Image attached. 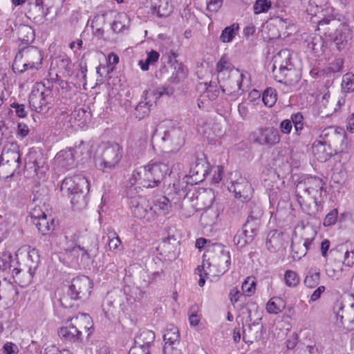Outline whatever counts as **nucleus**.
Listing matches in <instances>:
<instances>
[{
    "label": "nucleus",
    "instance_id": "nucleus-18",
    "mask_svg": "<svg viewBox=\"0 0 354 354\" xmlns=\"http://www.w3.org/2000/svg\"><path fill=\"white\" fill-rule=\"evenodd\" d=\"M353 37V32L348 25L341 24L331 36V40L338 51L348 49Z\"/></svg>",
    "mask_w": 354,
    "mask_h": 354
},
{
    "label": "nucleus",
    "instance_id": "nucleus-48",
    "mask_svg": "<svg viewBox=\"0 0 354 354\" xmlns=\"http://www.w3.org/2000/svg\"><path fill=\"white\" fill-rule=\"evenodd\" d=\"M187 75V69L185 67L181 64L176 62V64L174 66V71L172 73V75L170 77V80L174 83H177L180 81V80L185 77Z\"/></svg>",
    "mask_w": 354,
    "mask_h": 354
},
{
    "label": "nucleus",
    "instance_id": "nucleus-5",
    "mask_svg": "<svg viewBox=\"0 0 354 354\" xmlns=\"http://www.w3.org/2000/svg\"><path fill=\"white\" fill-rule=\"evenodd\" d=\"M133 190L132 189L129 192L130 194L127 193L128 196L131 198L129 204L133 216L144 222L154 221L158 214L157 205L149 202L144 196H138L133 197L131 194Z\"/></svg>",
    "mask_w": 354,
    "mask_h": 354
},
{
    "label": "nucleus",
    "instance_id": "nucleus-11",
    "mask_svg": "<svg viewBox=\"0 0 354 354\" xmlns=\"http://www.w3.org/2000/svg\"><path fill=\"white\" fill-rule=\"evenodd\" d=\"M186 131L183 127H174L165 131L162 138V148L166 152L178 151L185 142Z\"/></svg>",
    "mask_w": 354,
    "mask_h": 354
},
{
    "label": "nucleus",
    "instance_id": "nucleus-13",
    "mask_svg": "<svg viewBox=\"0 0 354 354\" xmlns=\"http://www.w3.org/2000/svg\"><path fill=\"white\" fill-rule=\"evenodd\" d=\"M25 167L27 170H32L39 178H42L48 170L46 158L40 150L34 148L30 149L27 155Z\"/></svg>",
    "mask_w": 354,
    "mask_h": 354
},
{
    "label": "nucleus",
    "instance_id": "nucleus-50",
    "mask_svg": "<svg viewBox=\"0 0 354 354\" xmlns=\"http://www.w3.org/2000/svg\"><path fill=\"white\" fill-rule=\"evenodd\" d=\"M271 7L270 0H257L254 4L253 9L255 15L266 12Z\"/></svg>",
    "mask_w": 354,
    "mask_h": 354
},
{
    "label": "nucleus",
    "instance_id": "nucleus-42",
    "mask_svg": "<svg viewBox=\"0 0 354 354\" xmlns=\"http://www.w3.org/2000/svg\"><path fill=\"white\" fill-rule=\"evenodd\" d=\"M17 263L18 262H16L12 259V257L10 254H5L0 257V270H8L12 274V270L14 268H17L15 264Z\"/></svg>",
    "mask_w": 354,
    "mask_h": 354
},
{
    "label": "nucleus",
    "instance_id": "nucleus-61",
    "mask_svg": "<svg viewBox=\"0 0 354 354\" xmlns=\"http://www.w3.org/2000/svg\"><path fill=\"white\" fill-rule=\"evenodd\" d=\"M279 129L282 133L289 134L291 130L292 129V124L291 119H286L282 120L279 124Z\"/></svg>",
    "mask_w": 354,
    "mask_h": 354
},
{
    "label": "nucleus",
    "instance_id": "nucleus-10",
    "mask_svg": "<svg viewBox=\"0 0 354 354\" xmlns=\"http://www.w3.org/2000/svg\"><path fill=\"white\" fill-rule=\"evenodd\" d=\"M272 73L276 81L288 86H295L301 80V75L294 66H282L278 58L272 66Z\"/></svg>",
    "mask_w": 354,
    "mask_h": 354
},
{
    "label": "nucleus",
    "instance_id": "nucleus-30",
    "mask_svg": "<svg viewBox=\"0 0 354 354\" xmlns=\"http://www.w3.org/2000/svg\"><path fill=\"white\" fill-rule=\"evenodd\" d=\"M311 241V240L306 239L304 243H301V241L297 243L292 242L291 249L293 259H300L302 257H304L309 249Z\"/></svg>",
    "mask_w": 354,
    "mask_h": 354
},
{
    "label": "nucleus",
    "instance_id": "nucleus-32",
    "mask_svg": "<svg viewBox=\"0 0 354 354\" xmlns=\"http://www.w3.org/2000/svg\"><path fill=\"white\" fill-rule=\"evenodd\" d=\"M218 217V213L216 209L208 208L201 214L200 222L204 227L212 226L216 223Z\"/></svg>",
    "mask_w": 354,
    "mask_h": 354
},
{
    "label": "nucleus",
    "instance_id": "nucleus-40",
    "mask_svg": "<svg viewBox=\"0 0 354 354\" xmlns=\"http://www.w3.org/2000/svg\"><path fill=\"white\" fill-rule=\"evenodd\" d=\"M295 354H319L316 343L311 342L310 344L303 343L297 346Z\"/></svg>",
    "mask_w": 354,
    "mask_h": 354
},
{
    "label": "nucleus",
    "instance_id": "nucleus-29",
    "mask_svg": "<svg viewBox=\"0 0 354 354\" xmlns=\"http://www.w3.org/2000/svg\"><path fill=\"white\" fill-rule=\"evenodd\" d=\"M18 38L21 41V46L31 44L35 39L34 30L28 25H20L17 30Z\"/></svg>",
    "mask_w": 354,
    "mask_h": 354
},
{
    "label": "nucleus",
    "instance_id": "nucleus-34",
    "mask_svg": "<svg viewBox=\"0 0 354 354\" xmlns=\"http://www.w3.org/2000/svg\"><path fill=\"white\" fill-rule=\"evenodd\" d=\"M146 100L145 98V100H141L134 109L133 115L139 120L148 116L151 112L153 104Z\"/></svg>",
    "mask_w": 354,
    "mask_h": 354
},
{
    "label": "nucleus",
    "instance_id": "nucleus-59",
    "mask_svg": "<svg viewBox=\"0 0 354 354\" xmlns=\"http://www.w3.org/2000/svg\"><path fill=\"white\" fill-rule=\"evenodd\" d=\"M2 351L4 354H18L19 350L17 344L8 342L3 346Z\"/></svg>",
    "mask_w": 354,
    "mask_h": 354
},
{
    "label": "nucleus",
    "instance_id": "nucleus-58",
    "mask_svg": "<svg viewBox=\"0 0 354 354\" xmlns=\"http://www.w3.org/2000/svg\"><path fill=\"white\" fill-rule=\"evenodd\" d=\"M338 212L336 209H333L327 214L324 220V225L325 226H330L334 225L337 219Z\"/></svg>",
    "mask_w": 354,
    "mask_h": 354
},
{
    "label": "nucleus",
    "instance_id": "nucleus-51",
    "mask_svg": "<svg viewBox=\"0 0 354 354\" xmlns=\"http://www.w3.org/2000/svg\"><path fill=\"white\" fill-rule=\"evenodd\" d=\"M218 81H210L208 86L206 88L207 97L210 100H214L218 97L220 93V91L218 87Z\"/></svg>",
    "mask_w": 354,
    "mask_h": 354
},
{
    "label": "nucleus",
    "instance_id": "nucleus-27",
    "mask_svg": "<svg viewBox=\"0 0 354 354\" xmlns=\"http://www.w3.org/2000/svg\"><path fill=\"white\" fill-rule=\"evenodd\" d=\"M337 321L344 328L349 330L354 329V303L349 308L345 309L341 306L336 313Z\"/></svg>",
    "mask_w": 354,
    "mask_h": 354
},
{
    "label": "nucleus",
    "instance_id": "nucleus-38",
    "mask_svg": "<svg viewBox=\"0 0 354 354\" xmlns=\"http://www.w3.org/2000/svg\"><path fill=\"white\" fill-rule=\"evenodd\" d=\"M43 216L33 220L32 223L36 225L37 230L42 234H46L51 230V225L54 223L52 218H47L46 214H42Z\"/></svg>",
    "mask_w": 354,
    "mask_h": 354
},
{
    "label": "nucleus",
    "instance_id": "nucleus-55",
    "mask_svg": "<svg viewBox=\"0 0 354 354\" xmlns=\"http://www.w3.org/2000/svg\"><path fill=\"white\" fill-rule=\"evenodd\" d=\"M174 92V89L171 86H161L158 87L156 89L152 91L153 95L155 96L156 99H159L163 95L170 96Z\"/></svg>",
    "mask_w": 354,
    "mask_h": 354
},
{
    "label": "nucleus",
    "instance_id": "nucleus-16",
    "mask_svg": "<svg viewBox=\"0 0 354 354\" xmlns=\"http://www.w3.org/2000/svg\"><path fill=\"white\" fill-rule=\"evenodd\" d=\"M250 138L260 145H274L281 138L278 130L272 127L259 128L251 133Z\"/></svg>",
    "mask_w": 354,
    "mask_h": 354
},
{
    "label": "nucleus",
    "instance_id": "nucleus-37",
    "mask_svg": "<svg viewBox=\"0 0 354 354\" xmlns=\"http://www.w3.org/2000/svg\"><path fill=\"white\" fill-rule=\"evenodd\" d=\"M239 30V24H233L229 26L225 27L221 32L219 37L220 41L223 43L231 42L235 37Z\"/></svg>",
    "mask_w": 354,
    "mask_h": 354
},
{
    "label": "nucleus",
    "instance_id": "nucleus-17",
    "mask_svg": "<svg viewBox=\"0 0 354 354\" xmlns=\"http://www.w3.org/2000/svg\"><path fill=\"white\" fill-rule=\"evenodd\" d=\"M155 333L148 329H142L137 333L134 338V346L130 351L129 354H136V350L140 348L141 354H152L150 348L155 340Z\"/></svg>",
    "mask_w": 354,
    "mask_h": 354
},
{
    "label": "nucleus",
    "instance_id": "nucleus-36",
    "mask_svg": "<svg viewBox=\"0 0 354 354\" xmlns=\"http://www.w3.org/2000/svg\"><path fill=\"white\" fill-rule=\"evenodd\" d=\"M286 308L285 301L278 297L272 298L266 305V310L270 314H278Z\"/></svg>",
    "mask_w": 354,
    "mask_h": 354
},
{
    "label": "nucleus",
    "instance_id": "nucleus-7",
    "mask_svg": "<svg viewBox=\"0 0 354 354\" xmlns=\"http://www.w3.org/2000/svg\"><path fill=\"white\" fill-rule=\"evenodd\" d=\"M208 252H212L214 254L209 257V266H213L216 268L217 274H225L230 268L231 256L230 252L226 248L218 243L209 245Z\"/></svg>",
    "mask_w": 354,
    "mask_h": 354
},
{
    "label": "nucleus",
    "instance_id": "nucleus-21",
    "mask_svg": "<svg viewBox=\"0 0 354 354\" xmlns=\"http://www.w3.org/2000/svg\"><path fill=\"white\" fill-rule=\"evenodd\" d=\"M19 53L26 61L28 64L35 69H38V66L41 64L43 55L38 48L33 46H19Z\"/></svg>",
    "mask_w": 354,
    "mask_h": 354
},
{
    "label": "nucleus",
    "instance_id": "nucleus-60",
    "mask_svg": "<svg viewBox=\"0 0 354 354\" xmlns=\"http://www.w3.org/2000/svg\"><path fill=\"white\" fill-rule=\"evenodd\" d=\"M53 85L51 82L49 80L44 81L42 82H39L35 84L33 87L36 89H39L41 92H46L47 91L50 93V95H53Z\"/></svg>",
    "mask_w": 354,
    "mask_h": 354
},
{
    "label": "nucleus",
    "instance_id": "nucleus-22",
    "mask_svg": "<svg viewBox=\"0 0 354 354\" xmlns=\"http://www.w3.org/2000/svg\"><path fill=\"white\" fill-rule=\"evenodd\" d=\"M0 161L21 165L19 147L16 142H9L3 146L0 156Z\"/></svg>",
    "mask_w": 354,
    "mask_h": 354
},
{
    "label": "nucleus",
    "instance_id": "nucleus-4",
    "mask_svg": "<svg viewBox=\"0 0 354 354\" xmlns=\"http://www.w3.org/2000/svg\"><path fill=\"white\" fill-rule=\"evenodd\" d=\"M61 190L69 195L71 203L74 209H84L88 203V182L82 176L66 177L62 181Z\"/></svg>",
    "mask_w": 354,
    "mask_h": 354
},
{
    "label": "nucleus",
    "instance_id": "nucleus-47",
    "mask_svg": "<svg viewBox=\"0 0 354 354\" xmlns=\"http://www.w3.org/2000/svg\"><path fill=\"white\" fill-rule=\"evenodd\" d=\"M342 91L344 93H352L354 91V74L348 73L343 75Z\"/></svg>",
    "mask_w": 354,
    "mask_h": 354
},
{
    "label": "nucleus",
    "instance_id": "nucleus-44",
    "mask_svg": "<svg viewBox=\"0 0 354 354\" xmlns=\"http://www.w3.org/2000/svg\"><path fill=\"white\" fill-rule=\"evenodd\" d=\"M319 279L320 272L317 270H310L305 278L304 283L306 287L313 288L319 284Z\"/></svg>",
    "mask_w": 354,
    "mask_h": 354
},
{
    "label": "nucleus",
    "instance_id": "nucleus-25",
    "mask_svg": "<svg viewBox=\"0 0 354 354\" xmlns=\"http://www.w3.org/2000/svg\"><path fill=\"white\" fill-rule=\"evenodd\" d=\"M312 149L313 155L321 162H326L333 155L336 154L335 150H333L323 140L315 141Z\"/></svg>",
    "mask_w": 354,
    "mask_h": 354
},
{
    "label": "nucleus",
    "instance_id": "nucleus-19",
    "mask_svg": "<svg viewBox=\"0 0 354 354\" xmlns=\"http://www.w3.org/2000/svg\"><path fill=\"white\" fill-rule=\"evenodd\" d=\"M43 0H35V2L29 3L26 11V16L30 20L37 25L44 24L46 21V17L48 13V8L46 10L43 7Z\"/></svg>",
    "mask_w": 354,
    "mask_h": 354
},
{
    "label": "nucleus",
    "instance_id": "nucleus-8",
    "mask_svg": "<svg viewBox=\"0 0 354 354\" xmlns=\"http://www.w3.org/2000/svg\"><path fill=\"white\" fill-rule=\"evenodd\" d=\"M244 75L239 69H233L227 77L217 80L219 88L223 93L231 96L232 100H236L242 94L241 85Z\"/></svg>",
    "mask_w": 354,
    "mask_h": 354
},
{
    "label": "nucleus",
    "instance_id": "nucleus-20",
    "mask_svg": "<svg viewBox=\"0 0 354 354\" xmlns=\"http://www.w3.org/2000/svg\"><path fill=\"white\" fill-rule=\"evenodd\" d=\"M229 190L234 192L236 198L243 203L250 199L253 192L251 185L245 178H240L234 182L229 187Z\"/></svg>",
    "mask_w": 354,
    "mask_h": 354
},
{
    "label": "nucleus",
    "instance_id": "nucleus-46",
    "mask_svg": "<svg viewBox=\"0 0 354 354\" xmlns=\"http://www.w3.org/2000/svg\"><path fill=\"white\" fill-rule=\"evenodd\" d=\"M253 239L247 234V233L242 229L241 231H238L233 239V241L235 245L240 248L245 246V245L250 243Z\"/></svg>",
    "mask_w": 354,
    "mask_h": 354
},
{
    "label": "nucleus",
    "instance_id": "nucleus-15",
    "mask_svg": "<svg viewBox=\"0 0 354 354\" xmlns=\"http://www.w3.org/2000/svg\"><path fill=\"white\" fill-rule=\"evenodd\" d=\"M53 96L50 91L41 92L33 88L28 98L30 107L37 113H46L50 109Z\"/></svg>",
    "mask_w": 354,
    "mask_h": 354
},
{
    "label": "nucleus",
    "instance_id": "nucleus-52",
    "mask_svg": "<svg viewBox=\"0 0 354 354\" xmlns=\"http://www.w3.org/2000/svg\"><path fill=\"white\" fill-rule=\"evenodd\" d=\"M256 286V279L253 277H248L242 284V290L247 292L248 295L254 293Z\"/></svg>",
    "mask_w": 354,
    "mask_h": 354
},
{
    "label": "nucleus",
    "instance_id": "nucleus-28",
    "mask_svg": "<svg viewBox=\"0 0 354 354\" xmlns=\"http://www.w3.org/2000/svg\"><path fill=\"white\" fill-rule=\"evenodd\" d=\"M207 162L203 159H198L194 167L190 168L189 174L190 178H192V182L197 184L203 181L205 176L207 174Z\"/></svg>",
    "mask_w": 354,
    "mask_h": 354
},
{
    "label": "nucleus",
    "instance_id": "nucleus-62",
    "mask_svg": "<svg viewBox=\"0 0 354 354\" xmlns=\"http://www.w3.org/2000/svg\"><path fill=\"white\" fill-rule=\"evenodd\" d=\"M344 66V59L342 58L335 59L330 63L329 69L333 73L339 72Z\"/></svg>",
    "mask_w": 354,
    "mask_h": 354
},
{
    "label": "nucleus",
    "instance_id": "nucleus-43",
    "mask_svg": "<svg viewBox=\"0 0 354 354\" xmlns=\"http://www.w3.org/2000/svg\"><path fill=\"white\" fill-rule=\"evenodd\" d=\"M262 101L266 106L272 107L277 102L276 90L271 87L267 88L263 93Z\"/></svg>",
    "mask_w": 354,
    "mask_h": 354
},
{
    "label": "nucleus",
    "instance_id": "nucleus-3",
    "mask_svg": "<svg viewBox=\"0 0 354 354\" xmlns=\"http://www.w3.org/2000/svg\"><path fill=\"white\" fill-rule=\"evenodd\" d=\"M63 295L59 301L64 308L73 306V301H84L86 299L93 288V282L89 277L82 275L73 278L68 284L63 288Z\"/></svg>",
    "mask_w": 354,
    "mask_h": 354
},
{
    "label": "nucleus",
    "instance_id": "nucleus-56",
    "mask_svg": "<svg viewBox=\"0 0 354 354\" xmlns=\"http://www.w3.org/2000/svg\"><path fill=\"white\" fill-rule=\"evenodd\" d=\"M24 59L17 53L12 65V69L15 74H22V68H24Z\"/></svg>",
    "mask_w": 354,
    "mask_h": 354
},
{
    "label": "nucleus",
    "instance_id": "nucleus-33",
    "mask_svg": "<svg viewBox=\"0 0 354 354\" xmlns=\"http://www.w3.org/2000/svg\"><path fill=\"white\" fill-rule=\"evenodd\" d=\"M20 166L0 161V178L8 179L13 177L15 174H19Z\"/></svg>",
    "mask_w": 354,
    "mask_h": 354
},
{
    "label": "nucleus",
    "instance_id": "nucleus-45",
    "mask_svg": "<svg viewBox=\"0 0 354 354\" xmlns=\"http://www.w3.org/2000/svg\"><path fill=\"white\" fill-rule=\"evenodd\" d=\"M153 12L157 13L159 17H167L172 12V6L169 5L167 1H160L158 6L153 8Z\"/></svg>",
    "mask_w": 354,
    "mask_h": 354
},
{
    "label": "nucleus",
    "instance_id": "nucleus-26",
    "mask_svg": "<svg viewBox=\"0 0 354 354\" xmlns=\"http://www.w3.org/2000/svg\"><path fill=\"white\" fill-rule=\"evenodd\" d=\"M58 335L66 343H76L82 341V332L72 323L68 326L61 327L58 330Z\"/></svg>",
    "mask_w": 354,
    "mask_h": 354
},
{
    "label": "nucleus",
    "instance_id": "nucleus-39",
    "mask_svg": "<svg viewBox=\"0 0 354 354\" xmlns=\"http://www.w3.org/2000/svg\"><path fill=\"white\" fill-rule=\"evenodd\" d=\"M260 225V220L248 217L243 226V230L252 239L257 234V230Z\"/></svg>",
    "mask_w": 354,
    "mask_h": 354
},
{
    "label": "nucleus",
    "instance_id": "nucleus-23",
    "mask_svg": "<svg viewBox=\"0 0 354 354\" xmlns=\"http://www.w3.org/2000/svg\"><path fill=\"white\" fill-rule=\"evenodd\" d=\"M288 239L289 235L287 233L274 230L268 233L266 245L269 250H279L286 246Z\"/></svg>",
    "mask_w": 354,
    "mask_h": 354
},
{
    "label": "nucleus",
    "instance_id": "nucleus-2",
    "mask_svg": "<svg viewBox=\"0 0 354 354\" xmlns=\"http://www.w3.org/2000/svg\"><path fill=\"white\" fill-rule=\"evenodd\" d=\"M170 174L169 166L163 162H150L146 166L140 167L133 171L129 178L131 185L128 194H130L132 189L137 191L138 187L134 186L136 184L145 188L159 187L164 178Z\"/></svg>",
    "mask_w": 354,
    "mask_h": 354
},
{
    "label": "nucleus",
    "instance_id": "nucleus-35",
    "mask_svg": "<svg viewBox=\"0 0 354 354\" xmlns=\"http://www.w3.org/2000/svg\"><path fill=\"white\" fill-rule=\"evenodd\" d=\"M76 249L82 252L81 254L82 259L86 258L87 259H91L97 256L99 248L97 241H95L87 247H82L80 245H75L73 248L72 250L75 251Z\"/></svg>",
    "mask_w": 354,
    "mask_h": 354
},
{
    "label": "nucleus",
    "instance_id": "nucleus-6",
    "mask_svg": "<svg viewBox=\"0 0 354 354\" xmlns=\"http://www.w3.org/2000/svg\"><path fill=\"white\" fill-rule=\"evenodd\" d=\"M27 261L28 269L26 270L20 268L12 270V277L16 281L21 283V286H26L32 281L35 272L40 263L39 251L35 248L30 250L28 252Z\"/></svg>",
    "mask_w": 354,
    "mask_h": 354
},
{
    "label": "nucleus",
    "instance_id": "nucleus-49",
    "mask_svg": "<svg viewBox=\"0 0 354 354\" xmlns=\"http://www.w3.org/2000/svg\"><path fill=\"white\" fill-rule=\"evenodd\" d=\"M279 59L282 63V66H294L291 62V55L290 50L288 49H283L279 51L273 58V64H275L277 59Z\"/></svg>",
    "mask_w": 354,
    "mask_h": 354
},
{
    "label": "nucleus",
    "instance_id": "nucleus-9",
    "mask_svg": "<svg viewBox=\"0 0 354 354\" xmlns=\"http://www.w3.org/2000/svg\"><path fill=\"white\" fill-rule=\"evenodd\" d=\"M320 138L335 150V153L337 151H343L347 147V135L343 128L334 127L326 128L322 131Z\"/></svg>",
    "mask_w": 354,
    "mask_h": 354
},
{
    "label": "nucleus",
    "instance_id": "nucleus-1",
    "mask_svg": "<svg viewBox=\"0 0 354 354\" xmlns=\"http://www.w3.org/2000/svg\"><path fill=\"white\" fill-rule=\"evenodd\" d=\"M324 183L317 176H304L298 181L295 193L297 202L303 212L317 217L322 211V195L325 194Z\"/></svg>",
    "mask_w": 354,
    "mask_h": 354
},
{
    "label": "nucleus",
    "instance_id": "nucleus-41",
    "mask_svg": "<svg viewBox=\"0 0 354 354\" xmlns=\"http://www.w3.org/2000/svg\"><path fill=\"white\" fill-rule=\"evenodd\" d=\"M292 124L294 125L295 134L300 136L304 127V118L301 113H292L290 116Z\"/></svg>",
    "mask_w": 354,
    "mask_h": 354
},
{
    "label": "nucleus",
    "instance_id": "nucleus-57",
    "mask_svg": "<svg viewBox=\"0 0 354 354\" xmlns=\"http://www.w3.org/2000/svg\"><path fill=\"white\" fill-rule=\"evenodd\" d=\"M90 112H87L84 109H79L77 110H75L72 113V115L73 118L81 123H84L86 122V118L90 116Z\"/></svg>",
    "mask_w": 354,
    "mask_h": 354
},
{
    "label": "nucleus",
    "instance_id": "nucleus-31",
    "mask_svg": "<svg viewBox=\"0 0 354 354\" xmlns=\"http://www.w3.org/2000/svg\"><path fill=\"white\" fill-rule=\"evenodd\" d=\"M233 69H236L225 56H222L216 64L217 80L227 77Z\"/></svg>",
    "mask_w": 354,
    "mask_h": 354
},
{
    "label": "nucleus",
    "instance_id": "nucleus-14",
    "mask_svg": "<svg viewBox=\"0 0 354 354\" xmlns=\"http://www.w3.org/2000/svg\"><path fill=\"white\" fill-rule=\"evenodd\" d=\"M84 145L81 142L73 148H66L58 152L55 156L56 161L62 167L68 170L76 165V159L83 154Z\"/></svg>",
    "mask_w": 354,
    "mask_h": 354
},
{
    "label": "nucleus",
    "instance_id": "nucleus-53",
    "mask_svg": "<svg viewBox=\"0 0 354 354\" xmlns=\"http://www.w3.org/2000/svg\"><path fill=\"white\" fill-rule=\"evenodd\" d=\"M284 279L286 283L288 286H296L299 282V278L297 274L292 270H287L285 273Z\"/></svg>",
    "mask_w": 354,
    "mask_h": 354
},
{
    "label": "nucleus",
    "instance_id": "nucleus-63",
    "mask_svg": "<svg viewBox=\"0 0 354 354\" xmlns=\"http://www.w3.org/2000/svg\"><path fill=\"white\" fill-rule=\"evenodd\" d=\"M223 1L221 0H207V9L209 12H216L221 7Z\"/></svg>",
    "mask_w": 354,
    "mask_h": 354
},
{
    "label": "nucleus",
    "instance_id": "nucleus-54",
    "mask_svg": "<svg viewBox=\"0 0 354 354\" xmlns=\"http://www.w3.org/2000/svg\"><path fill=\"white\" fill-rule=\"evenodd\" d=\"M198 307L197 305L192 306L188 312L189 314V322L191 326H196L198 325L201 316L197 314Z\"/></svg>",
    "mask_w": 354,
    "mask_h": 354
},
{
    "label": "nucleus",
    "instance_id": "nucleus-24",
    "mask_svg": "<svg viewBox=\"0 0 354 354\" xmlns=\"http://www.w3.org/2000/svg\"><path fill=\"white\" fill-rule=\"evenodd\" d=\"M261 320V318L257 319L253 323L248 324L247 328L243 327V340L246 344H252L261 338L263 327L260 322Z\"/></svg>",
    "mask_w": 354,
    "mask_h": 354
},
{
    "label": "nucleus",
    "instance_id": "nucleus-64",
    "mask_svg": "<svg viewBox=\"0 0 354 354\" xmlns=\"http://www.w3.org/2000/svg\"><path fill=\"white\" fill-rule=\"evenodd\" d=\"M332 178L335 183L342 185L346 182V172L344 170H341L338 173H334L332 176Z\"/></svg>",
    "mask_w": 354,
    "mask_h": 354
},
{
    "label": "nucleus",
    "instance_id": "nucleus-12",
    "mask_svg": "<svg viewBox=\"0 0 354 354\" xmlns=\"http://www.w3.org/2000/svg\"><path fill=\"white\" fill-rule=\"evenodd\" d=\"M122 158V149L118 143L108 144L103 149L99 164L100 169L109 172L115 168Z\"/></svg>",
    "mask_w": 354,
    "mask_h": 354
}]
</instances>
